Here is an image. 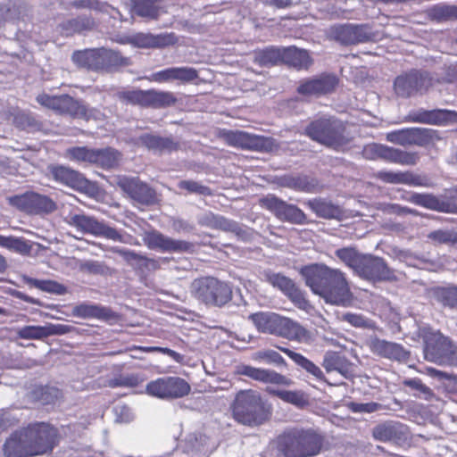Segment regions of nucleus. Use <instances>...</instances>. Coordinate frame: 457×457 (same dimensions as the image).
I'll list each match as a JSON object with an SVG mask.
<instances>
[{
	"instance_id": "21",
	"label": "nucleus",
	"mask_w": 457,
	"mask_h": 457,
	"mask_svg": "<svg viewBox=\"0 0 457 457\" xmlns=\"http://www.w3.org/2000/svg\"><path fill=\"white\" fill-rule=\"evenodd\" d=\"M410 436L409 428L398 421H386L373 428L375 439L382 442H405Z\"/></svg>"
},
{
	"instance_id": "34",
	"label": "nucleus",
	"mask_w": 457,
	"mask_h": 457,
	"mask_svg": "<svg viewBox=\"0 0 457 457\" xmlns=\"http://www.w3.org/2000/svg\"><path fill=\"white\" fill-rule=\"evenodd\" d=\"M139 142L148 150L157 154L170 153L178 149V143L170 137H162L152 134L140 136Z\"/></svg>"
},
{
	"instance_id": "42",
	"label": "nucleus",
	"mask_w": 457,
	"mask_h": 457,
	"mask_svg": "<svg viewBox=\"0 0 457 457\" xmlns=\"http://www.w3.org/2000/svg\"><path fill=\"white\" fill-rule=\"evenodd\" d=\"M95 25V21L90 17H78L63 21L60 27L62 32L65 36H70L74 33H80L85 30L91 29Z\"/></svg>"
},
{
	"instance_id": "44",
	"label": "nucleus",
	"mask_w": 457,
	"mask_h": 457,
	"mask_svg": "<svg viewBox=\"0 0 457 457\" xmlns=\"http://www.w3.org/2000/svg\"><path fill=\"white\" fill-rule=\"evenodd\" d=\"M0 246L21 254H28L32 249L29 242L24 238L2 235H0Z\"/></svg>"
},
{
	"instance_id": "43",
	"label": "nucleus",
	"mask_w": 457,
	"mask_h": 457,
	"mask_svg": "<svg viewBox=\"0 0 457 457\" xmlns=\"http://www.w3.org/2000/svg\"><path fill=\"white\" fill-rule=\"evenodd\" d=\"M56 205L54 202L46 195L30 192L29 212H51L54 211Z\"/></svg>"
},
{
	"instance_id": "59",
	"label": "nucleus",
	"mask_w": 457,
	"mask_h": 457,
	"mask_svg": "<svg viewBox=\"0 0 457 457\" xmlns=\"http://www.w3.org/2000/svg\"><path fill=\"white\" fill-rule=\"evenodd\" d=\"M274 395L284 402L295 406H303L306 403L303 394L298 391L277 390L274 391Z\"/></svg>"
},
{
	"instance_id": "48",
	"label": "nucleus",
	"mask_w": 457,
	"mask_h": 457,
	"mask_svg": "<svg viewBox=\"0 0 457 457\" xmlns=\"http://www.w3.org/2000/svg\"><path fill=\"white\" fill-rule=\"evenodd\" d=\"M204 224L211 228H220L224 231L237 232L238 230V224L237 222L228 220L223 216L215 215L213 213L205 215Z\"/></svg>"
},
{
	"instance_id": "54",
	"label": "nucleus",
	"mask_w": 457,
	"mask_h": 457,
	"mask_svg": "<svg viewBox=\"0 0 457 457\" xmlns=\"http://www.w3.org/2000/svg\"><path fill=\"white\" fill-rule=\"evenodd\" d=\"M252 359L256 361L275 365L277 367L286 366L284 358L274 350L259 351L253 354Z\"/></svg>"
},
{
	"instance_id": "27",
	"label": "nucleus",
	"mask_w": 457,
	"mask_h": 457,
	"mask_svg": "<svg viewBox=\"0 0 457 457\" xmlns=\"http://www.w3.org/2000/svg\"><path fill=\"white\" fill-rule=\"evenodd\" d=\"M237 373L264 383L277 385L289 384L288 378L274 370L254 368L249 365L239 366L237 368Z\"/></svg>"
},
{
	"instance_id": "17",
	"label": "nucleus",
	"mask_w": 457,
	"mask_h": 457,
	"mask_svg": "<svg viewBox=\"0 0 457 457\" xmlns=\"http://www.w3.org/2000/svg\"><path fill=\"white\" fill-rule=\"evenodd\" d=\"M118 186L130 198L144 205H152L157 202L156 192L147 184L136 178L122 177L118 180Z\"/></svg>"
},
{
	"instance_id": "15",
	"label": "nucleus",
	"mask_w": 457,
	"mask_h": 457,
	"mask_svg": "<svg viewBox=\"0 0 457 457\" xmlns=\"http://www.w3.org/2000/svg\"><path fill=\"white\" fill-rule=\"evenodd\" d=\"M146 391L150 395L162 399L179 398L190 392V386L181 378L165 377L148 383Z\"/></svg>"
},
{
	"instance_id": "14",
	"label": "nucleus",
	"mask_w": 457,
	"mask_h": 457,
	"mask_svg": "<svg viewBox=\"0 0 457 457\" xmlns=\"http://www.w3.org/2000/svg\"><path fill=\"white\" fill-rule=\"evenodd\" d=\"M362 155L368 160L384 159L402 165H414L419 157L415 153H408L381 144H369L363 147Z\"/></svg>"
},
{
	"instance_id": "12",
	"label": "nucleus",
	"mask_w": 457,
	"mask_h": 457,
	"mask_svg": "<svg viewBox=\"0 0 457 457\" xmlns=\"http://www.w3.org/2000/svg\"><path fill=\"white\" fill-rule=\"evenodd\" d=\"M260 204L272 212L281 221L293 224L306 223V215L295 204H287L274 195H268L260 199Z\"/></svg>"
},
{
	"instance_id": "28",
	"label": "nucleus",
	"mask_w": 457,
	"mask_h": 457,
	"mask_svg": "<svg viewBox=\"0 0 457 457\" xmlns=\"http://www.w3.org/2000/svg\"><path fill=\"white\" fill-rule=\"evenodd\" d=\"M72 315L82 319L96 318L105 321L116 319L115 313L110 308L90 303H82L74 306Z\"/></svg>"
},
{
	"instance_id": "22",
	"label": "nucleus",
	"mask_w": 457,
	"mask_h": 457,
	"mask_svg": "<svg viewBox=\"0 0 457 457\" xmlns=\"http://www.w3.org/2000/svg\"><path fill=\"white\" fill-rule=\"evenodd\" d=\"M128 42L139 48H161L176 44L177 38L173 33H137L129 37Z\"/></svg>"
},
{
	"instance_id": "8",
	"label": "nucleus",
	"mask_w": 457,
	"mask_h": 457,
	"mask_svg": "<svg viewBox=\"0 0 457 457\" xmlns=\"http://www.w3.org/2000/svg\"><path fill=\"white\" fill-rule=\"evenodd\" d=\"M71 58L79 67L95 71H110L129 64V60L120 53L106 48L76 51Z\"/></svg>"
},
{
	"instance_id": "20",
	"label": "nucleus",
	"mask_w": 457,
	"mask_h": 457,
	"mask_svg": "<svg viewBox=\"0 0 457 457\" xmlns=\"http://www.w3.org/2000/svg\"><path fill=\"white\" fill-rule=\"evenodd\" d=\"M145 243L150 249H158L162 252L182 253L190 250L192 245L184 240H176L162 235L158 231L147 233Z\"/></svg>"
},
{
	"instance_id": "30",
	"label": "nucleus",
	"mask_w": 457,
	"mask_h": 457,
	"mask_svg": "<svg viewBox=\"0 0 457 457\" xmlns=\"http://www.w3.org/2000/svg\"><path fill=\"white\" fill-rule=\"evenodd\" d=\"M321 365L328 373L337 371L346 378L351 376V364L342 351H328L324 354Z\"/></svg>"
},
{
	"instance_id": "45",
	"label": "nucleus",
	"mask_w": 457,
	"mask_h": 457,
	"mask_svg": "<svg viewBox=\"0 0 457 457\" xmlns=\"http://www.w3.org/2000/svg\"><path fill=\"white\" fill-rule=\"evenodd\" d=\"M0 246L21 254H28L32 249L29 242L24 238L2 235H0Z\"/></svg>"
},
{
	"instance_id": "51",
	"label": "nucleus",
	"mask_w": 457,
	"mask_h": 457,
	"mask_svg": "<svg viewBox=\"0 0 457 457\" xmlns=\"http://www.w3.org/2000/svg\"><path fill=\"white\" fill-rule=\"evenodd\" d=\"M65 156L74 162L93 164L95 149L86 146L71 147L66 150Z\"/></svg>"
},
{
	"instance_id": "58",
	"label": "nucleus",
	"mask_w": 457,
	"mask_h": 457,
	"mask_svg": "<svg viewBox=\"0 0 457 457\" xmlns=\"http://www.w3.org/2000/svg\"><path fill=\"white\" fill-rule=\"evenodd\" d=\"M287 297L296 306L298 309L304 311L306 313H312L314 307L306 299L304 293L296 286Z\"/></svg>"
},
{
	"instance_id": "41",
	"label": "nucleus",
	"mask_w": 457,
	"mask_h": 457,
	"mask_svg": "<svg viewBox=\"0 0 457 457\" xmlns=\"http://www.w3.org/2000/svg\"><path fill=\"white\" fill-rule=\"evenodd\" d=\"M371 351L383 357L396 360L406 361L409 357V352L404 350L401 345H370Z\"/></svg>"
},
{
	"instance_id": "32",
	"label": "nucleus",
	"mask_w": 457,
	"mask_h": 457,
	"mask_svg": "<svg viewBox=\"0 0 457 457\" xmlns=\"http://www.w3.org/2000/svg\"><path fill=\"white\" fill-rule=\"evenodd\" d=\"M279 319L280 314L273 312H258L249 316V320L253 323L258 331L275 336Z\"/></svg>"
},
{
	"instance_id": "25",
	"label": "nucleus",
	"mask_w": 457,
	"mask_h": 457,
	"mask_svg": "<svg viewBox=\"0 0 457 457\" xmlns=\"http://www.w3.org/2000/svg\"><path fill=\"white\" fill-rule=\"evenodd\" d=\"M276 336L290 341H308L311 332L298 321L280 315Z\"/></svg>"
},
{
	"instance_id": "29",
	"label": "nucleus",
	"mask_w": 457,
	"mask_h": 457,
	"mask_svg": "<svg viewBox=\"0 0 457 457\" xmlns=\"http://www.w3.org/2000/svg\"><path fill=\"white\" fill-rule=\"evenodd\" d=\"M50 173L56 181L74 189L83 188L87 183L81 173L65 166H53Z\"/></svg>"
},
{
	"instance_id": "50",
	"label": "nucleus",
	"mask_w": 457,
	"mask_h": 457,
	"mask_svg": "<svg viewBox=\"0 0 457 457\" xmlns=\"http://www.w3.org/2000/svg\"><path fill=\"white\" fill-rule=\"evenodd\" d=\"M266 279L274 287L279 289L286 296L296 287L291 278L281 273H267Z\"/></svg>"
},
{
	"instance_id": "2",
	"label": "nucleus",
	"mask_w": 457,
	"mask_h": 457,
	"mask_svg": "<svg viewBox=\"0 0 457 457\" xmlns=\"http://www.w3.org/2000/svg\"><path fill=\"white\" fill-rule=\"evenodd\" d=\"M57 431L46 423H34L14 432L4 444L6 457H32L52 452Z\"/></svg>"
},
{
	"instance_id": "16",
	"label": "nucleus",
	"mask_w": 457,
	"mask_h": 457,
	"mask_svg": "<svg viewBox=\"0 0 457 457\" xmlns=\"http://www.w3.org/2000/svg\"><path fill=\"white\" fill-rule=\"evenodd\" d=\"M332 37L343 45H355L375 39L367 25L344 24L331 29Z\"/></svg>"
},
{
	"instance_id": "11",
	"label": "nucleus",
	"mask_w": 457,
	"mask_h": 457,
	"mask_svg": "<svg viewBox=\"0 0 457 457\" xmlns=\"http://www.w3.org/2000/svg\"><path fill=\"white\" fill-rule=\"evenodd\" d=\"M116 96L122 103L154 109L170 107L177 103L173 93L155 89L122 90L117 92Z\"/></svg>"
},
{
	"instance_id": "46",
	"label": "nucleus",
	"mask_w": 457,
	"mask_h": 457,
	"mask_svg": "<svg viewBox=\"0 0 457 457\" xmlns=\"http://www.w3.org/2000/svg\"><path fill=\"white\" fill-rule=\"evenodd\" d=\"M53 333L51 328L45 326H25L17 331L18 336L24 340H43Z\"/></svg>"
},
{
	"instance_id": "62",
	"label": "nucleus",
	"mask_w": 457,
	"mask_h": 457,
	"mask_svg": "<svg viewBox=\"0 0 457 457\" xmlns=\"http://www.w3.org/2000/svg\"><path fill=\"white\" fill-rule=\"evenodd\" d=\"M431 15L437 20H448L457 17V7L445 4L435 5L430 10Z\"/></svg>"
},
{
	"instance_id": "57",
	"label": "nucleus",
	"mask_w": 457,
	"mask_h": 457,
	"mask_svg": "<svg viewBox=\"0 0 457 457\" xmlns=\"http://www.w3.org/2000/svg\"><path fill=\"white\" fill-rule=\"evenodd\" d=\"M27 282L29 285L42 291L53 293L59 295H64L67 291L66 287L63 285L53 280H39L35 278H28Z\"/></svg>"
},
{
	"instance_id": "33",
	"label": "nucleus",
	"mask_w": 457,
	"mask_h": 457,
	"mask_svg": "<svg viewBox=\"0 0 457 457\" xmlns=\"http://www.w3.org/2000/svg\"><path fill=\"white\" fill-rule=\"evenodd\" d=\"M227 138L232 145L245 149H262L269 141L263 137L251 135L244 131L229 132Z\"/></svg>"
},
{
	"instance_id": "9",
	"label": "nucleus",
	"mask_w": 457,
	"mask_h": 457,
	"mask_svg": "<svg viewBox=\"0 0 457 457\" xmlns=\"http://www.w3.org/2000/svg\"><path fill=\"white\" fill-rule=\"evenodd\" d=\"M192 295L208 306L221 307L232 298L230 287L213 277L195 279L190 286Z\"/></svg>"
},
{
	"instance_id": "61",
	"label": "nucleus",
	"mask_w": 457,
	"mask_h": 457,
	"mask_svg": "<svg viewBox=\"0 0 457 457\" xmlns=\"http://www.w3.org/2000/svg\"><path fill=\"white\" fill-rule=\"evenodd\" d=\"M15 124L22 129L37 130L39 129L41 124L29 113H19L14 118Z\"/></svg>"
},
{
	"instance_id": "37",
	"label": "nucleus",
	"mask_w": 457,
	"mask_h": 457,
	"mask_svg": "<svg viewBox=\"0 0 457 457\" xmlns=\"http://www.w3.org/2000/svg\"><path fill=\"white\" fill-rule=\"evenodd\" d=\"M280 185L291 189L313 192L318 187V181L308 176H285L281 179Z\"/></svg>"
},
{
	"instance_id": "35",
	"label": "nucleus",
	"mask_w": 457,
	"mask_h": 457,
	"mask_svg": "<svg viewBox=\"0 0 457 457\" xmlns=\"http://www.w3.org/2000/svg\"><path fill=\"white\" fill-rule=\"evenodd\" d=\"M378 178L384 182L392 184H404L413 187L425 185L424 179L420 176L415 175L411 171H379Z\"/></svg>"
},
{
	"instance_id": "23",
	"label": "nucleus",
	"mask_w": 457,
	"mask_h": 457,
	"mask_svg": "<svg viewBox=\"0 0 457 457\" xmlns=\"http://www.w3.org/2000/svg\"><path fill=\"white\" fill-rule=\"evenodd\" d=\"M423 353L429 361L440 365H457L456 345H424Z\"/></svg>"
},
{
	"instance_id": "1",
	"label": "nucleus",
	"mask_w": 457,
	"mask_h": 457,
	"mask_svg": "<svg viewBox=\"0 0 457 457\" xmlns=\"http://www.w3.org/2000/svg\"><path fill=\"white\" fill-rule=\"evenodd\" d=\"M301 274L312 293L322 297L328 303L345 306L352 299L345 275L338 269L315 263L303 267Z\"/></svg>"
},
{
	"instance_id": "55",
	"label": "nucleus",
	"mask_w": 457,
	"mask_h": 457,
	"mask_svg": "<svg viewBox=\"0 0 457 457\" xmlns=\"http://www.w3.org/2000/svg\"><path fill=\"white\" fill-rule=\"evenodd\" d=\"M336 255L338 257L345 265L352 268L356 271L359 262L361 260L362 253H358L353 248L345 247L336 251Z\"/></svg>"
},
{
	"instance_id": "60",
	"label": "nucleus",
	"mask_w": 457,
	"mask_h": 457,
	"mask_svg": "<svg viewBox=\"0 0 457 457\" xmlns=\"http://www.w3.org/2000/svg\"><path fill=\"white\" fill-rule=\"evenodd\" d=\"M428 237L436 244H453L457 242V233L449 229L432 231Z\"/></svg>"
},
{
	"instance_id": "13",
	"label": "nucleus",
	"mask_w": 457,
	"mask_h": 457,
	"mask_svg": "<svg viewBox=\"0 0 457 457\" xmlns=\"http://www.w3.org/2000/svg\"><path fill=\"white\" fill-rule=\"evenodd\" d=\"M361 278L369 281H391L396 277L384 259L371 254H363L355 271Z\"/></svg>"
},
{
	"instance_id": "40",
	"label": "nucleus",
	"mask_w": 457,
	"mask_h": 457,
	"mask_svg": "<svg viewBox=\"0 0 457 457\" xmlns=\"http://www.w3.org/2000/svg\"><path fill=\"white\" fill-rule=\"evenodd\" d=\"M278 349L287 354L296 364L304 369L308 373L320 381H325V376L316 364L306 359L300 353H295L287 348L278 347Z\"/></svg>"
},
{
	"instance_id": "5",
	"label": "nucleus",
	"mask_w": 457,
	"mask_h": 457,
	"mask_svg": "<svg viewBox=\"0 0 457 457\" xmlns=\"http://www.w3.org/2000/svg\"><path fill=\"white\" fill-rule=\"evenodd\" d=\"M36 100L40 105L57 114L68 115L74 119L101 120L104 116L99 110L89 108L83 102L69 95L51 96L43 93L38 95Z\"/></svg>"
},
{
	"instance_id": "7",
	"label": "nucleus",
	"mask_w": 457,
	"mask_h": 457,
	"mask_svg": "<svg viewBox=\"0 0 457 457\" xmlns=\"http://www.w3.org/2000/svg\"><path fill=\"white\" fill-rule=\"evenodd\" d=\"M64 221L82 234L101 237L125 244L129 243L128 239L130 238V236L120 234L114 228L108 226L105 222L97 220L94 216L87 215L81 210L71 211L64 217Z\"/></svg>"
},
{
	"instance_id": "10",
	"label": "nucleus",
	"mask_w": 457,
	"mask_h": 457,
	"mask_svg": "<svg viewBox=\"0 0 457 457\" xmlns=\"http://www.w3.org/2000/svg\"><path fill=\"white\" fill-rule=\"evenodd\" d=\"M436 82H440V79L435 78L430 72L411 70L395 78L394 90L397 96L408 98L427 93Z\"/></svg>"
},
{
	"instance_id": "39",
	"label": "nucleus",
	"mask_w": 457,
	"mask_h": 457,
	"mask_svg": "<svg viewBox=\"0 0 457 457\" xmlns=\"http://www.w3.org/2000/svg\"><path fill=\"white\" fill-rule=\"evenodd\" d=\"M306 204L320 218L335 219L341 215V210L338 206L320 198L309 200Z\"/></svg>"
},
{
	"instance_id": "56",
	"label": "nucleus",
	"mask_w": 457,
	"mask_h": 457,
	"mask_svg": "<svg viewBox=\"0 0 457 457\" xmlns=\"http://www.w3.org/2000/svg\"><path fill=\"white\" fill-rule=\"evenodd\" d=\"M417 340H422V343H447L443 334L429 326H420L417 332Z\"/></svg>"
},
{
	"instance_id": "24",
	"label": "nucleus",
	"mask_w": 457,
	"mask_h": 457,
	"mask_svg": "<svg viewBox=\"0 0 457 457\" xmlns=\"http://www.w3.org/2000/svg\"><path fill=\"white\" fill-rule=\"evenodd\" d=\"M457 119V112L445 109L424 110L420 109L410 114V120L413 122L445 125Z\"/></svg>"
},
{
	"instance_id": "6",
	"label": "nucleus",
	"mask_w": 457,
	"mask_h": 457,
	"mask_svg": "<svg viewBox=\"0 0 457 457\" xmlns=\"http://www.w3.org/2000/svg\"><path fill=\"white\" fill-rule=\"evenodd\" d=\"M304 134L312 140L337 151L349 142L345 136V124L334 117L312 121L305 128Z\"/></svg>"
},
{
	"instance_id": "47",
	"label": "nucleus",
	"mask_w": 457,
	"mask_h": 457,
	"mask_svg": "<svg viewBox=\"0 0 457 457\" xmlns=\"http://www.w3.org/2000/svg\"><path fill=\"white\" fill-rule=\"evenodd\" d=\"M406 200L416 205L434 211H438L441 209V205L443 206V203L441 204L435 195L430 194L412 193Z\"/></svg>"
},
{
	"instance_id": "31",
	"label": "nucleus",
	"mask_w": 457,
	"mask_h": 457,
	"mask_svg": "<svg viewBox=\"0 0 457 457\" xmlns=\"http://www.w3.org/2000/svg\"><path fill=\"white\" fill-rule=\"evenodd\" d=\"M133 12L139 17L148 20H158L166 12L162 6L163 0H130Z\"/></svg>"
},
{
	"instance_id": "64",
	"label": "nucleus",
	"mask_w": 457,
	"mask_h": 457,
	"mask_svg": "<svg viewBox=\"0 0 457 457\" xmlns=\"http://www.w3.org/2000/svg\"><path fill=\"white\" fill-rule=\"evenodd\" d=\"M179 187L201 195H210L212 194L208 187L193 180H181L179 183Z\"/></svg>"
},
{
	"instance_id": "38",
	"label": "nucleus",
	"mask_w": 457,
	"mask_h": 457,
	"mask_svg": "<svg viewBox=\"0 0 457 457\" xmlns=\"http://www.w3.org/2000/svg\"><path fill=\"white\" fill-rule=\"evenodd\" d=\"M120 156V152L111 147L95 149L93 164L105 170L112 169L119 165Z\"/></svg>"
},
{
	"instance_id": "4",
	"label": "nucleus",
	"mask_w": 457,
	"mask_h": 457,
	"mask_svg": "<svg viewBox=\"0 0 457 457\" xmlns=\"http://www.w3.org/2000/svg\"><path fill=\"white\" fill-rule=\"evenodd\" d=\"M233 416L237 421L247 426H259L269 420L270 408L255 391L245 390L237 394L233 404Z\"/></svg>"
},
{
	"instance_id": "18",
	"label": "nucleus",
	"mask_w": 457,
	"mask_h": 457,
	"mask_svg": "<svg viewBox=\"0 0 457 457\" xmlns=\"http://www.w3.org/2000/svg\"><path fill=\"white\" fill-rule=\"evenodd\" d=\"M338 84L335 75L321 74L300 81L297 92L306 96H320L333 92Z\"/></svg>"
},
{
	"instance_id": "53",
	"label": "nucleus",
	"mask_w": 457,
	"mask_h": 457,
	"mask_svg": "<svg viewBox=\"0 0 457 457\" xmlns=\"http://www.w3.org/2000/svg\"><path fill=\"white\" fill-rule=\"evenodd\" d=\"M283 48L269 47L257 54L258 62L262 66H271L283 62Z\"/></svg>"
},
{
	"instance_id": "19",
	"label": "nucleus",
	"mask_w": 457,
	"mask_h": 457,
	"mask_svg": "<svg viewBox=\"0 0 457 457\" xmlns=\"http://www.w3.org/2000/svg\"><path fill=\"white\" fill-rule=\"evenodd\" d=\"M429 129L421 128H407L388 132L386 139L393 144L403 146L406 145H425L429 138Z\"/></svg>"
},
{
	"instance_id": "26",
	"label": "nucleus",
	"mask_w": 457,
	"mask_h": 457,
	"mask_svg": "<svg viewBox=\"0 0 457 457\" xmlns=\"http://www.w3.org/2000/svg\"><path fill=\"white\" fill-rule=\"evenodd\" d=\"M197 78V71L191 67H171L151 74L150 81L158 83L180 80L183 82L193 81Z\"/></svg>"
},
{
	"instance_id": "36",
	"label": "nucleus",
	"mask_w": 457,
	"mask_h": 457,
	"mask_svg": "<svg viewBox=\"0 0 457 457\" xmlns=\"http://www.w3.org/2000/svg\"><path fill=\"white\" fill-rule=\"evenodd\" d=\"M283 62L298 70L307 69L312 60L306 50L295 46L283 47Z\"/></svg>"
},
{
	"instance_id": "52",
	"label": "nucleus",
	"mask_w": 457,
	"mask_h": 457,
	"mask_svg": "<svg viewBox=\"0 0 457 457\" xmlns=\"http://www.w3.org/2000/svg\"><path fill=\"white\" fill-rule=\"evenodd\" d=\"M34 394L42 404L55 403L62 397L60 389L52 386H39L35 389Z\"/></svg>"
},
{
	"instance_id": "49",
	"label": "nucleus",
	"mask_w": 457,
	"mask_h": 457,
	"mask_svg": "<svg viewBox=\"0 0 457 457\" xmlns=\"http://www.w3.org/2000/svg\"><path fill=\"white\" fill-rule=\"evenodd\" d=\"M435 297L443 305L457 309V286L436 288L435 290Z\"/></svg>"
},
{
	"instance_id": "3",
	"label": "nucleus",
	"mask_w": 457,
	"mask_h": 457,
	"mask_svg": "<svg viewBox=\"0 0 457 457\" xmlns=\"http://www.w3.org/2000/svg\"><path fill=\"white\" fill-rule=\"evenodd\" d=\"M322 444V436L314 430L298 428L285 430L276 441L282 457H312L320 453Z\"/></svg>"
},
{
	"instance_id": "63",
	"label": "nucleus",
	"mask_w": 457,
	"mask_h": 457,
	"mask_svg": "<svg viewBox=\"0 0 457 457\" xmlns=\"http://www.w3.org/2000/svg\"><path fill=\"white\" fill-rule=\"evenodd\" d=\"M71 5L76 9H90L100 12H108L110 6L98 0H74Z\"/></svg>"
}]
</instances>
